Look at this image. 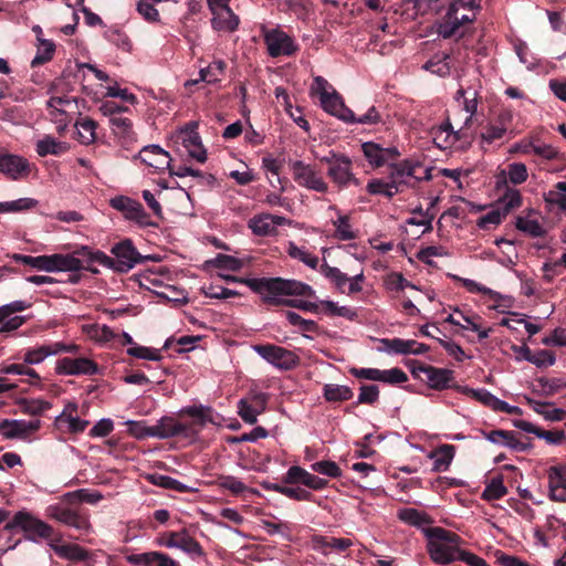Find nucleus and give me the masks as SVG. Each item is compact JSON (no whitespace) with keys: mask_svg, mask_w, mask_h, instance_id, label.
Segmentation results:
<instances>
[{"mask_svg":"<svg viewBox=\"0 0 566 566\" xmlns=\"http://www.w3.org/2000/svg\"><path fill=\"white\" fill-rule=\"evenodd\" d=\"M102 500H104V495L99 491L78 489L64 493L57 502L48 505L44 514L48 518L72 527L82 534H91L93 533V525L90 515L72 507V504L84 502L95 505Z\"/></svg>","mask_w":566,"mask_h":566,"instance_id":"f257e3e1","label":"nucleus"},{"mask_svg":"<svg viewBox=\"0 0 566 566\" xmlns=\"http://www.w3.org/2000/svg\"><path fill=\"white\" fill-rule=\"evenodd\" d=\"M221 277L228 282L245 284L253 292L260 294L266 303H279L280 296L284 295L316 297V292L311 285L296 280H285L282 277L248 279L232 275H221Z\"/></svg>","mask_w":566,"mask_h":566,"instance_id":"f03ea898","label":"nucleus"},{"mask_svg":"<svg viewBox=\"0 0 566 566\" xmlns=\"http://www.w3.org/2000/svg\"><path fill=\"white\" fill-rule=\"evenodd\" d=\"M423 534L428 539L427 551L433 563L448 565L458 562L463 544L458 534L439 526L423 528Z\"/></svg>","mask_w":566,"mask_h":566,"instance_id":"7ed1b4c3","label":"nucleus"},{"mask_svg":"<svg viewBox=\"0 0 566 566\" xmlns=\"http://www.w3.org/2000/svg\"><path fill=\"white\" fill-rule=\"evenodd\" d=\"M114 258L99 250H94L93 261L117 272H128L143 261V256L135 249L130 240H124L112 248Z\"/></svg>","mask_w":566,"mask_h":566,"instance_id":"20e7f679","label":"nucleus"},{"mask_svg":"<svg viewBox=\"0 0 566 566\" xmlns=\"http://www.w3.org/2000/svg\"><path fill=\"white\" fill-rule=\"evenodd\" d=\"M480 4L475 0H454L450 3L447 14L438 25V34L443 39L451 38L461 25L475 20V10Z\"/></svg>","mask_w":566,"mask_h":566,"instance_id":"39448f33","label":"nucleus"},{"mask_svg":"<svg viewBox=\"0 0 566 566\" xmlns=\"http://www.w3.org/2000/svg\"><path fill=\"white\" fill-rule=\"evenodd\" d=\"M94 250L87 245H81L71 253H54L49 255V272H77L82 269L91 270L94 263Z\"/></svg>","mask_w":566,"mask_h":566,"instance_id":"423d86ee","label":"nucleus"},{"mask_svg":"<svg viewBox=\"0 0 566 566\" xmlns=\"http://www.w3.org/2000/svg\"><path fill=\"white\" fill-rule=\"evenodd\" d=\"M6 527L21 528L28 534V538L33 542H36L38 538L51 539L54 535V528L52 525L25 510L17 512Z\"/></svg>","mask_w":566,"mask_h":566,"instance_id":"0eeeda50","label":"nucleus"},{"mask_svg":"<svg viewBox=\"0 0 566 566\" xmlns=\"http://www.w3.org/2000/svg\"><path fill=\"white\" fill-rule=\"evenodd\" d=\"M46 105L49 117L59 133L64 132L78 113L77 99L72 95H52Z\"/></svg>","mask_w":566,"mask_h":566,"instance_id":"6e6552de","label":"nucleus"},{"mask_svg":"<svg viewBox=\"0 0 566 566\" xmlns=\"http://www.w3.org/2000/svg\"><path fill=\"white\" fill-rule=\"evenodd\" d=\"M315 88L319 94L321 105L331 115L339 118L340 120L348 123V120L354 118V112L345 106L342 96L331 88L328 82L322 76H316L314 78Z\"/></svg>","mask_w":566,"mask_h":566,"instance_id":"1a4fd4ad","label":"nucleus"},{"mask_svg":"<svg viewBox=\"0 0 566 566\" xmlns=\"http://www.w3.org/2000/svg\"><path fill=\"white\" fill-rule=\"evenodd\" d=\"M321 161L328 165L327 175L339 188L360 185V181L352 171V160L349 157L331 151L328 156L321 158Z\"/></svg>","mask_w":566,"mask_h":566,"instance_id":"9d476101","label":"nucleus"},{"mask_svg":"<svg viewBox=\"0 0 566 566\" xmlns=\"http://www.w3.org/2000/svg\"><path fill=\"white\" fill-rule=\"evenodd\" d=\"M290 166L293 179L300 187L321 193L328 191V184L315 166L302 160H294Z\"/></svg>","mask_w":566,"mask_h":566,"instance_id":"9b49d317","label":"nucleus"},{"mask_svg":"<svg viewBox=\"0 0 566 566\" xmlns=\"http://www.w3.org/2000/svg\"><path fill=\"white\" fill-rule=\"evenodd\" d=\"M109 206L119 211L123 217L136 223L140 228L156 227L157 223L151 221L150 216L145 211L143 205L127 196H115L109 200Z\"/></svg>","mask_w":566,"mask_h":566,"instance_id":"f8f14e48","label":"nucleus"},{"mask_svg":"<svg viewBox=\"0 0 566 566\" xmlns=\"http://www.w3.org/2000/svg\"><path fill=\"white\" fill-rule=\"evenodd\" d=\"M422 165L417 160L406 159L390 165L389 180L397 188V193L403 187H413L422 177L418 176Z\"/></svg>","mask_w":566,"mask_h":566,"instance_id":"ddd939ff","label":"nucleus"},{"mask_svg":"<svg viewBox=\"0 0 566 566\" xmlns=\"http://www.w3.org/2000/svg\"><path fill=\"white\" fill-rule=\"evenodd\" d=\"M150 434L158 439L172 437L192 439L197 436V431L192 423H185L175 417L166 416L160 418L156 424L151 426Z\"/></svg>","mask_w":566,"mask_h":566,"instance_id":"4468645a","label":"nucleus"},{"mask_svg":"<svg viewBox=\"0 0 566 566\" xmlns=\"http://www.w3.org/2000/svg\"><path fill=\"white\" fill-rule=\"evenodd\" d=\"M197 127L196 123H191L177 130L171 138L176 144L182 145L191 158L199 163H205L207 160V153L202 146Z\"/></svg>","mask_w":566,"mask_h":566,"instance_id":"2eb2a0df","label":"nucleus"},{"mask_svg":"<svg viewBox=\"0 0 566 566\" xmlns=\"http://www.w3.org/2000/svg\"><path fill=\"white\" fill-rule=\"evenodd\" d=\"M263 38L271 57L291 56L298 51L295 41L280 29L265 30Z\"/></svg>","mask_w":566,"mask_h":566,"instance_id":"dca6fc26","label":"nucleus"},{"mask_svg":"<svg viewBox=\"0 0 566 566\" xmlns=\"http://www.w3.org/2000/svg\"><path fill=\"white\" fill-rule=\"evenodd\" d=\"M78 346L75 344H65L62 342H53L49 344H42L36 347L25 349L23 354V363L27 365H39L43 363L48 357L56 356L61 353H77Z\"/></svg>","mask_w":566,"mask_h":566,"instance_id":"f3484780","label":"nucleus"},{"mask_svg":"<svg viewBox=\"0 0 566 566\" xmlns=\"http://www.w3.org/2000/svg\"><path fill=\"white\" fill-rule=\"evenodd\" d=\"M253 349L264 360L280 369H292L298 363V357L294 353L280 346L255 345Z\"/></svg>","mask_w":566,"mask_h":566,"instance_id":"a211bd4d","label":"nucleus"},{"mask_svg":"<svg viewBox=\"0 0 566 566\" xmlns=\"http://www.w3.org/2000/svg\"><path fill=\"white\" fill-rule=\"evenodd\" d=\"M97 371L96 363L86 357H64L55 363V373L62 376H92L97 374Z\"/></svg>","mask_w":566,"mask_h":566,"instance_id":"6ab92c4d","label":"nucleus"},{"mask_svg":"<svg viewBox=\"0 0 566 566\" xmlns=\"http://www.w3.org/2000/svg\"><path fill=\"white\" fill-rule=\"evenodd\" d=\"M31 165L20 155L0 151V172L11 180H21L29 176Z\"/></svg>","mask_w":566,"mask_h":566,"instance_id":"aec40b11","label":"nucleus"},{"mask_svg":"<svg viewBox=\"0 0 566 566\" xmlns=\"http://www.w3.org/2000/svg\"><path fill=\"white\" fill-rule=\"evenodd\" d=\"M158 544L168 548H178L195 556L203 555L200 544L187 531L166 533L158 541Z\"/></svg>","mask_w":566,"mask_h":566,"instance_id":"412c9836","label":"nucleus"},{"mask_svg":"<svg viewBox=\"0 0 566 566\" xmlns=\"http://www.w3.org/2000/svg\"><path fill=\"white\" fill-rule=\"evenodd\" d=\"M361 150L366 160L374 168H379L400 156V151L397 147H382L380 144L374 142L364 143Z\"/></svg>","mask_w":566,"mask_h":566,"instance_id":"4be33fe9","label":"nucleus"},{"mask_svg":"<svg viewBox=\"0 0 566 566\" xmlns=\"http://www.w3.org/2000/svg\"><path fill=\"white\" fill-rule=\"evenodd\" d=\"M28 307L29 304L25 301H13L0 306V334L18 329L25 322V317L20 315L13 316V314L22 312Z\"/></svg>","mask_w":566,"mask_h":566,"instance_id":"5701e85b","label":"nucleus"},{"mask_svg":"<svg viewBox=\"0 0 566 566\" xmlns=\"http://www.w3.org/2000/svg\"><path fill=\"white\" fill-rule=\"evenodd\" d=\"M41 427L39 419L33 420H3L0 422V432L8 439H25Z\"/></svg>","mask_w":566,"mask_h":566,"instance_id":"b1692460","label":"nucleus"},{"mask_svg":"<svg viewBox=\"0 0 566 566\" xmlns=\"http://www.w3.org/2000/svg\"><path fill=\"white\" fill-rule=\"evenodd\" d=\"M433 142L440 148L452 147L455 142L462 137H468V129L460 125L458 129H454L453 124L448 119L446 123L440 125L432 130Z\"/></svg>","mask_w":566,"mask_h":566,"instance_id":"393cba45","label":"nucleus"},{"mask_svg":"<svg viewBox=\"0 0 566 566\" xmlns=\"http://www.w3.org/2000/svg\"><path fill=\"white\" fill-rule=\"evenodd\" d=\"M284 482L290 484L302 483L305 486L316 491L323 490L327 485L326 480L307 472L305 469L298 465H293L287 470L284 476Z\"/></svg>","mask_w":566,"mask_h":566,"instance_id":"a878e982","label":"nucleus"},{"mask_svg":"<svg viewBox=\"0 0 566 566\" xmlns=\"http://www.w3.org/2000/svg\"><path fill=\"white\" fill-rule=\"evenodd\" d=\"M140 159L147 166L156 170H165L170 168L171 158L168 151L158 145H148L140 150Z\"/></svg>","mask_w":566,"mask_h":566,"instance_id":"bb28decb","label":"nucleus"},{"mask_svg":"<svg viewBox=\"0 0 566 566\" xmlns=\"http://www.w3.org/2000/svg\"><path fill=\"white\" fill-rule=\"evenodd\" d=\"M454 98L467 114L461 125L469 129L478 111V92L474 88L461 87L458 90Z\"/></svg>","mask_w":566,"mask_h":566,"instance_id":"cd10ccee","label":"nucleus"},{"mask_svg":"<svg viewBox=\"0 0 566 566\" xmlns=\"http://www.w3.org/2000/svg\"><path fill=\"white\" fill-rule=\"evenodd\" d=\"M549 497L566 502V467H552L547 472Z\"/></svg>","mask_w":566,"mask_h":566,"instance_id":"c85d7f7f","label":"nucleus"},{"mask_svg":"<svg viewBox=\"0 0 566 566\" xmlns=\"http://www.w3.org/2000/svg\"><path fill=\"white\" fill-rule=\"evenodd\" d=\"M419 370L426 376L428 386L434 390L449 388L450 382L453 379V371L447 368L422 366Z\"/></svg>","mask_w":566,"mask_h":566,"instance_id":"c756f323","label":"nucleus"},{"mask_svg":"<svg viewBox=\"0 0 566 566\" xmlns=\"http://www.w3.org/2000/svg\"><path fill=\"white\" fill-rule=\"evenodd\" d=\"M212 14L211 27L216 31L234 32L240 23L239 17L230 7L210 11Z\"/></svg>","mask_w":566,"mask_h":566,"instance_id":"7c9ffc66","label":"nucleus"},{"mask_svg":"<svg viewBox=\"0 0 566 566\" xmlns=\"http://www.w3.org/2000/svg\"><path fill=\"white\" fill-rule=\"evenodd\" d=\"M127 560L140 566H180L178 562L159 552L133 554L127 557Z\"/></svg>","mask_w":566,"mask_h":566,"instance_id":"2f4dec72","label":"nucleus"},{"mask_svg":"<svg viewBox=\"0 0 566 566\" xmlns=\"http://www.w3.org/2000/svg\"><path fill=\"white\" fill-rule=\"evenodd\" d=\"M455 454V447L452 444H442L432 450L428 458L433 461V472H446L449 470Z\"/></svg>","mask_w":566,"mask_h":566,"instance_id":"473e14b6","label":"nucleus"},{"mask_svg":"<svg viewBox=\"0 0 566 566\" xmlns=\"http://www.w3.org/2000/svg\"><path fill=\"white\" fill-rule=\"evenodd\" d=\"M328 210L334 211L337 214V218L332 221L335 228L334 237L342 241L356 239L357 232L352 228V224L349 223V217L342 214L336 206H329Z\"/></svg>","mask_w":566,"mask_h":566,"instance_id":"72a5a7b5","label":"nucleus"},{"mask_svg":"<svg viewBox=\"0 0 566 566\" xmlns=\"http://www.w3.org/2000/svg\"><path fill=\"white\" fill-rule=\"evenodd\" d=\"M49 546L59 557L63 559L72 562H82V559L90 557L88 551L77 544L60 545L54 542H50Z\"/></svg>","mask_w":566,"mask_h":566,"instance_id":"f704fd0d","label":"nucleus"},{"mask_svg":"<svg viewBox=\"0 0 566 566\" xmlns=\"http://www.w3.org/2000/svg\"><path fill=\"white\" fill-rule=\"evenodd\" d=\"M67 150L69 145L66 143L60 142L50 135L39 139L35 144V151L40 157H45L48 155L60 156Z\"/></svg>","mask_w":566,"mask_h":566,"instance_id":"c9c22d12","label":"nucleus"},{"mask_svg":"<svg viewBox=\"0 0 566 566\" xmlns=\"http://www.w3.org/2000/svg\"><path fill=\"white\" fill-rule=\"evenodd\" d=\"M54 426L63 433H81L87 428L88 421L81 419L78 415L56 416Z\"/></svg>","mask_w":566,"mask_h":566,"instance_id":"e433bc0d","label":"nucleus"},{"mask_svg":"<svg viewBox=\"0 0 566 566\" xmlns=\"http://www.w3.org/2000/svg\"><path fill=\"white\" fill-rule=\"evenodd\" d=\"M328 316L344 317L348 321H356L358 314L355 308L346 305H339L338 303L329 300H323L319 302V312Z\"/></svg>","mask_w":566,"mask_h":566,"instance_id":"4c0bfd02","label":"nucleus"},{"mask_svg":"<svg viewBox=\"0 0 566 566\" xmlns=\"http://www.w3.org/2000/svg\"><path fill=\"white\" fill-rule=\"evenodd\" d=\"M517 230L533 237L538 238L545 234L543 226L535 217V212L531 210L526 216H518L515 221Z\"/></svg>","mask_w":566,"mask_h":566,"instance_id":"58836bf2","label":"nucleus"},{"mask_svg":"<svg viewBox=\"0 0 566 566\" xmlns=\"http://www.w3.org/2000/svg\"><path fill=\"white\" fill-rule=\"evenodd\" d=\"M527 168L522 163H513L507 166L506 170H503L497 179V185L500 186L503 182L504 186L507 185V180L513 185H520L526 181L527 179Z\"/></svg>","mask_w":566,"mask_h":566,"instance_id":"ea45409f","label":"nucleus"},{"mask_svg":"<svg viewBox=\"0 0 566 566\" xmlns=\"http://www.w3.org/2000/svg\"><path fill=\"white\" fill-rule=\"evenodd\" d=\"M319 272L338 292L345 293V286L349 281V276L346 273L336 266L327 264L326 262L319 265Z\"/></svg>","mask_w":566,"mask_h":566,"instance_id":"a19ab883","label":"nucleus"},{"mask_svg":"<svg viewBox=\"0 0 566 566\" xmlns=\"http://www.w3.org/2000/svg\"><path fill=\"white\" fill-rule=\"evenodd\" d=\"M398 517L403 523L416 527H422V530L426 528V525H429L432 522L427 513L413 507H405L399 510Z\"/></svg>","mask_w":566,"mask_h":566,"instance_id":"79ce46f5","label":"nucleus"},{"mask_svg":"<svg viewBox=\"0 0 566 566\" xmlns=\"http://www.w3.org/2000/svg\"><path fill=\"white\" fill-rule=\"evenodd\" d=\"M286 253L292 259L304 263L310 269L316 270L319 265V260L316 255L312 254L306 248L298 247L292 241L287 243Z\"/></svg>","mask_w":566,"mask_h":566,"instance_id":"37998d69","label":"nucleus"},{"mask_svg":"<svg viewBox=\"0 0 566 566\" xmlns=\"http://www.w3.org/2000/svg\"><path fill=\"white\" fill-rule=\"evenodd\" d=\"M488 441L493 444L507 447L513 450L522 449L518 440L516 439V434L513 431L502 429L489 431Z\"/></svg>","mask_w":566,"mask_h":566,"instance_id":"c03bdc74","label":"nucleus"},{"mask_svg":"<svg viewBox=\"0 0 566 566\" xmlns=\"http://www.w3.org/2000/svg\"><path fill=\"white\" fill-rule=\"evenodd\" d=\"M497 207L505 213L517 209L522 205V196L518 189L505 186L504 192L497 199Z\"/></svg>","mask_w":566,"mask_h":566,"instance_id":"a18cd8bd","label":"nucleus"},{"mask_svg":"<svg viewBox=\"0 0 566 566\" xmlns=\"http://www.w3.org/2000/svg\"><path fill=\"white\" fill-rule=\"evenodd\" d=\"M77 130V139L83 145H90L96 139L97 124L95 120L84 117L75 124Z\"/></svg>","mask_w":566,"mask_h":566,"instance_id":"49530a36","label":"nucleus"},{"mask_svg":"<svg viewBox=\"0 0 566 566\" xmlns=\"http://www.w3.org/2000/svg\"><path fill=\"white\" fill-rule=\"evenodd\" d=\"M55 52V44L51 40L38 38L36 54L31 61L33 67L42 65L52 60Z\"/></svg>","mask_w":566,"mask_h":566,"instance_id":"de8ad7c7","label":"nucleus"},{"mask_svg":"<svg viewBox=\"0 0 566 566\" xmlns=\"http://www.w3.org/2000/svg\"><path fill=\"white\" fill-rule=\"evenodd\" d=\"M324 398L331 402L346 401L353 397L349 387L337 384H326L323 388Z\"/></svg>","mask_w":566,"mask_h":566,"instance_id":"09e8293b","label":"nucleus"},{"mask_svg":"<svg viewBox=\"0 0 566 566\" xmlns=\"http://www.w3.org/2000/svg\"><path fill=\"white\" fill-rule=\"evenodd\" d=\"M249 227L256 235H271L275 233L272 214L270 213H264L252 218L249 222Z\"/></svg>","mask_w":566,"mask_h":566,"instance_id":"8fccbe9b","label":"nucleus"},{"mask_svg":"<svg viewBox=\"0 0 566 566\" xmlns=\"http://www.w3.org/2000/svg\"><path fill=\"white\" fill-rule=\"evenodd\" d=\"M448 54H437L428 62L424 63L423 69L426 71L431 72L432 74H437L439 76H446L450 73V65L448 62Z\"/></svg>","mask_w":566,"mask_h":566,"instance_id":"3c124183","label":"nucleus"},{"mask_svg":"<svg viewBox=\"0 0 566 566\" xmlns=\"http://www.w3.org/2000/svg\"><path fill=\"white\" fill-rule=\"evenodd\" d=\"M381 342L388 353L412 355L413 339L391 338L382 339Z\"/></svg>","mask_w":566,"mask_h":566,"instance_id":"603ef678","label":"nucleus"},{"mask_svg":"<svg viewBox=\"0 0 566 566\" xmlns=\"http://www.w3.org/2000/svg\"><path fill=\"white\" fill-rule=\"evenodd\" d=\"M545 200L566 211V181L557 182L553 189L545 195Z\"/></svg>","mask_w":566,"mask_h":566,"instance_id":"864d4df0","label":"nucleus"},{"mask_svg":"<svg viewBox=\"0 0 566 566\" xmlns=\"http://www.w3.org/2000/svg\"><path fill=\"white\" fill-rule=\"evenodd\" d=\"M38 205V201L32 198H20L12 201L0 202V212H18L22 210H28L34 208Z\"/></svg>","mask_w":566,"mask_h":566,"instance_id":"5fc2aeb1","label":"nucleus"},{"mask_svg":"<svg viewBox=\"0 0 566 566\" xmlns=\"http://www.w3.org/2000/svg\"><path fill=\"white\" fill-rule=\"evenodd\" d=\"M367 191L370 195H382L387 198H392L395 195H397V188L392 186L390 180L384 181L381 179H371L367 184Z\"/></svg>","mask_w":566,"mask_h":566,"instance_id":"6e6d98bb","label":"nucleus"},{"mask_svg":"<svg viewBox=\"0 0 566 566\" xmlns=\"http://www.w3.org/2000/svg\"><path fill=\"white\" fill-rule=\"evenodd\" d=\"M12 258L14 261L29 265L35 270L49 272V255L32 256L14 254Z\"/></svg>","mask_w":566,"mask_h":566,"instance_id":"4d7b16f0","label":"nucleus"},{"mask_svg":"<svg viewBox=\"0 0 566 566\" xmlns=\"http://www.w3.org/2000/svg\"><path fill=\"white\" fill-rule=\"evenodd\" d=\"M385 286L389 291H402L407 287L418 290V287L410 283L405 276L399 272H391L385 277Z\"/></svg>","mask_w":566,"mask_h":566,"instance_id":"13d9d810","label":"nucleus"},{"mask_svg":"<svg viewBox=\"0 0 566 566\" xmlns=\"http://www.w3.org/2000/svg\"><path fill=\"white\" fill-rule=\"evenodd\" d=\"M127 354L139 359H146L151 361H158L163 357L159 349L140 346L137 344L130 346L127 349Z\"/></svg>","mask_w":566,"mask_h":566,"instance_id":"bf43d9fd","label":"nucleus"},{"mask_svg":"<svg viewBox=\"0 0 566 566\" xmlns=\"http://www.w3.org/2000/svg\"><path fill=\"white\" fill-rule=\"evenodd\" d=\"M261 412L260 408L254 407L248 399L242 398L238 402V413L249 424H254Z\"/></svg>","mask_w":566,"mask_h":566,"instance_id":"052dcab7","label":"nucleus"},{"mask_svg":"<svg viewBox=\"0 0 566 566\" xmlns=\"http://www.w3.org/2000/svg\"><path fill=\"white\" fill-rule=\"evenodd\" d=\"M523 151L525 154H535L545 159H553L557 155V151L551 145L539 143L538 140L527 143Z\"/></svg>","mask_w":566,"mask_h":566,"instance_id":"680f3d73","label":"nucleus"},{"mask_svg":"<svg viewBox=\"0 0 566 566\" xmlns=\"http://www.w3.org/2000/svg\"><path fill=\"white\" fill-rule=\"evenodd\" d=\"M507 493V489L501 478L492 479L483 491V499L488 501L500 500Z\"/></svg>","mask_w":566,"mask_h":566,"instance_id":"e2e57ef3","label":"nucleus"},{"mask_svg":"<svg viewBox=\"0 0 566 566\" xmlns=\"http://www.w3.org/2000/svg\"><path fill=\"white\" fill-rule=\"evenodd\" d=\"M219 488L228 490L234 495H239L248 490V486L238 478L232 475H221L217 481Z\"/></svg>","mask_w":566,"mask_h":566,"instance_id":"0e129e2a","label":"nucleus"},{"mask_svg":"<svg viewBox=\"0 0 566 566\" xmlns=\"http://www.w3.org/2000/svg\"><path fill=\"white\" fill-rule=\"evenodd\" d=\"M90 337L97 342L106 343L115 337L114 332L106 325L92 324L84 327Z\"/></svg>","mask_w":566,"mask_h":566,"instance_id":"69168bd1","label":"nucleus"},{"mask_svg":"<svg viewBox=\"0 0 566 566\" xmlns=\"http://www.w3.org/2000/svg\"><path fill=\"white\" fill-rule=\"evenodd\" d=\"M148 481L157 486L169 489V490H176V491H185L186 485L179 482L178 480L170 478L168 475L163 474H150L148 476Z\"/></svg>","mask_w":566,"mask_h":566,"instance_id":"338daca9","label":"nucleus"},{"mask_svg":"<svg viewBox=\"0 0 566 566\" xmlns=\"http://www.w3.org/2000/svg\"><path fill=\"white\" fill-rule=\"evenodd\" d=\"M155 0H140L137 3L138 13L148 22H158L160 20L159 11L155 8Z\"/></svg>","mask_w":566,"mask_h":566,"instance_id":"774afa93","label":"nucleus"}]
</instances>
